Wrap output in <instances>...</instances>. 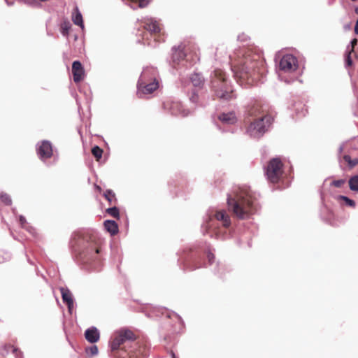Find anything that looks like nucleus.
<instances>
[{
    "instance_id": "58836bf2",
    "label": "nucleus",
    "mask_w": 358,
    "mask_h": 358,
    "mask_svg": "<svg viewBox=\"0 0 358 358\" xmlns=\"http://www.w3.org/2000/svg\"><path fill=\"white\" fill-rule=\"evenodd\" d=\"M9 345H10L8 344L4 345L3 350H5V352H2L3 355L7 354L9 351H12V348H10Z\"/></svg>"
},
{
    "instance_id": "9d476101",
    "label": "nucleus",
    "mask_w": 358,
    "mask_h": 358,
    "mask_svg": "<svg viewBox=\"0 0 358 358\" xmlns=\"http://www.w3.org/2000/svg\"><path fill=\"white\" fill-rule=\"evenodd\" d=\"M185 59L186 62L189 60L191 64H195L199 60V57L196 53L193 55H187L184 52L183 49L180 48V47L173 50V52L172 54V59L173 63L178 64L180 61H182Z\"/></svg>"
},
{
    "instance_id": "b1692460",
    "label": "nucleus",
    "mask_w": 358,
    "mask_h": 358,
    "mask_svg": "<svg viewBox=\"0 0 358 358\" xmlns=\"http://www.w3.org/2000/svg\"><path fill=\"white\" fill-rule=\"evenodd\" d=\"M349 187L352 191L358 192V176H354L349 180Z\"/></svg>"
},
{
    "instance_id": "393cba45",
    "label": "nucleus",
    "mask_w": 358,
    "mask_h": 358,
    "mask_svg": "<svg viewBox=\"0 0 358 358\" xmlns=\"http://www.w3.org/2000/svg\"><path fill=\"white\" fill-rule=\"evenodd\" d=\"M106 212L110 216L117 220L120 219V211L117 207L114 206L112 208H108L106 210Z\"/></svg>"
},
{
    "instance_id": "a18cd8bd",
    "label": "nucleus",
    "mask_w": 358,
    "mask_h": 358,
    "mask_svg": "<svg viewBox=\"0 0 358 358\" xmlns=\"http://www.w3.org/2000/svg\"><path fill=\"white\" fill-rule=\"evenodd\" d=\"M170 317H170V315H168L166 316V320H169Z\"/></svg>"
},
{
    "instance_id": "e433bc0d",
    "label": "nucleus",
    "mask_w": 358,
    "mask_h": 358,
    "mask_svg": "<svg viewBox=\"0 0 358 358\" xmlns=\"http://www.w3.org/2000/svg\"><path fill=\"white\" fill-rule=\"evenodd\" d=\"M207 258L209 262V264H212V263L214 262L215 256L213 253L208 252L207 254Z\"/></svg>"
},
{
    "instance_id": "cd10ccee",
    "label": "nucleus",
    "mask_w": 358,
    "mask_h": 358,
    "mask_svg": "<svg viewBox=\"0 0 358 358\" xmlns=\"http://www.w3.org/2000/svg\"><path fill=\"white\" fill-rule=\"evenodd\" d=\"M131 2L132 4L130 6L133 9H136L137 7L141 8H145L148 5V3H149V1H131Z\"/></svg>"
},
{
    "instance_id": "c9c22d12",
    "label": "nucleus",
    "mask_w": 358,
    "mask_h": 358,
    "mask_svg": "<svg viewBox=\"0 0 358 358\" xmlns=\"http://www.w3.org/2000/svg\"><path fill=\"white\" fill-rule=\"evenodd\" d=\"M89 351L92 355H96L98 353V348L96 345H94L90 348Z\"/></svg>"
},
{
    "instance_id": "f704fd0d",
    "label": "nucleus",
    "mask_w": 358,
    "mask_h": 358,
    "mask_svg": "<svg viewBox=\"0 0 358 358\" xmlns=\"http://www.w3.org/2000/svg\"><path fill=\"white\" fill-rule=\"evenodd\" d=\"M70 27L67 24H64L62 26V33L64 36H66L69 34Z\"/></svg>"
},
{
    "instance_id": "20e7f679",
    "label": "nucleus",
    "mask_w": 358,
    "mask_h": 358,
    "mask_svg": "<svg viewBox=\"0 0 358 358\" xmlns=\"http://www.w3.org/2000/svg\"><path fill=\"white\" fill-rule=\"evenodd\" d=\"M211 88L215 95L220 99L229 100L234 97L231 87L227 85V79L224 72L221 69H215L211 75Z\"/></svg>"
},
{
    "instance_id": "c03bdc74",
    "label": "nucleus",
    "mask_w": 358,
    "mask_h": 358,
    "mask_svg": "<svg viewBox=\"0 0 358 358\" xmlns=\"http://www.w3.org/2000/svg\"><path fill=\"white\" fill-rule=\"evenodd\" d=\"M172 358H176L174 353H172Z\"/></svg>"
},
{
    "instance_id": "2eb2a0df",
    "label": "nucleus",
    "mask_w": 358,
    "mask_h": 358,
    "mask_svg": "<svg viewBox=\"0 0 358 358\" xmlns=\"http://www.w3.org/2000/svg\"><path fill=\"white\" fill-rule=\"evenodd\" d=\"M143 28L148 31L152 35H160L161 24L157 20L150 18L143 22Z\"/></svg>"
},
{
    "instance_id": "bb28decb",
    "label": "nucleus",
    "mask_w": 358,
    "mask_h": 358,
    "mask_svg": "<svg viewBox=\"0 0 358 358\" xmlns=\"http://www.w3.org/2000/svg\"><path fill=\"white\" fill-rule=\"evenodd\" d=\"M92 153L94 155V157L96 158V160L99 161V159L102 157L103 150L101 148H100L99 146L96 145L92 148Z\"/></svg>"
},
{
    "instance_id": "f8f14e48",
    "label": "nucleus",
    "mask_w": 358,
    "mask_h": 358,
    "mask_svg": "<svg viewBox=\"0 0 358 358\" xmlns=\"http://www.w3.org/2000/svg\"><path fill=\"white\" fill-rule=\"evenodd\" d=\"M164 108L171 115L182 116L187 115V113L182 108V104L178 101L167 99L163 103Z\"/></svg>"
},
{
    "instance_id": "ea45409f",
    "label": "nucleus",
    "mask_w": 358,
    "mask_h": 358,
    "mask_svg": "<svg viewBox=\"0 0 358 358\" xmlns=\"http://www.w3.org/2000/svg\"><path fill=\"white\" fill-rule=\"evenodd\" d=\"M19 221H20V224H22V226H24V224H26V222H27L26 218L22 215L20 216Z\"/></svg>"
},
{
    "instance_id": "a878e982",
    "label": "nucleus",
    "mask_w": 358,
    "mask_h": 358,
    "mask_svg": "<svg viewBox=\"0 0 358 358\" xmlns=\"http://www.w3.org/2000/svg\"><path fill=\"white\" fill-rule=\"evenodd\" d=\"M343 159L348 163L350 168H353L358 164V158L351 159L350 155L343 156Z\"/></svg>"
},
{
    "instance_id": "79ce46f5",
    "label": "nucleus",
    "mask_w": 358,
    "mask_h": 358,
    "mask_svg": "<svg viewBox=\"0 0 358 358\" xmlns=\"http://www.w3.org/2000/svg\"><path fill=\"white\" fill-rule=\"evenodd\" d=\"M173 317L175 318V320H176L177 321H180V317H178V315H173Z\"/></svg>"
},
{
    "instance_id": "4468645a",
    "label": "nucleus",
    "mask_w": 358,
    "mask_h": 358,
    "mask_svg": "<svg viewBox=\"0 0 358 358\" xmlns=\"http://www.w3.org/2000/svg\"><path fill=\"white\" fill-rule=\"evenodd\" d=\"M72 73L73 81L79 83L83 80L85 73L82 64L79 61H75L72 64Z\"/></svg>"
},
{
    "instance_id": "5701e85b",
    "label": "nucleus",
    "mask_w": 358,
    "mask_h": 358,
    "mask_svg": "<svg viewBox=\"0 0 358 358\" xmlns=\"http://www.w3.org/2000/svg\"><path fill=\"white\" fill-rule=\"evenodd\" d=\"M103 196L105 199L109 202L110 205L116 203L117 199L115 197V193L112 190L107 189L104 192Z\"/></svg>"
},
{
    "instance_id": "7ed1b4c3",
    "label": "nucleus",
    "mask_w": 358,
    "mask_h": 358,
    "mask_svg": "<svg viewBox=\"0 0 358 358\" xmlns=\"http://www.w3.org/2000/svg\"><path fill=\"white\" fill-rule=\"evenodd\" d=\"M228 210L236 217L244 220L249 218L256 211L255 198L251 192L238 189L227 196Z\"/></svg>"
},
{
    "instance_id": "412c9836",
    "label": "nucleus",
    "mask_w": 358,
    "mask_h": 358,
    "mask_svg": "<svg viewBox=\"0 0 358 358\" xmlns=\"http://www.w3.org/2000/svg\"><path fill=\"white\" fill-rule=\"evenodd\" d=\"M72 20L75 24L80 27L82 29L84 28L83 16L77 6L74 8L72 13Z\"/></svg>"
},
{
    "instance_id": "2f4dec72",
    "label": "nucleus",
    "mask_w": 358,
    "mask_h": 358,
    "mask_svg": "<svg viewBox=\"0 0 358 358\" xmlns=\"http://www.w3.org/2000/svg\"><path fill=\"white\" fill-rule=\"evenodd\" d=\"M12 348V352L15 355L16 358H22V353L17 348L13 345H9Z\"/></svg>"
},
{
    "instance_id": "72a5a7b5",
    "label": "nucleus",
    "mask_w": 358,
    "mask_h": 358,
    "mask_svg": "<svg viewBox=\"0 0 358 358\" xmlns=\"http://www.w3.org/2000/svg\"><path fill=\"white\" fill-rule=\"evenodd\" d=\"M189 99L192 103H198L199 100V94H197V92H196L194 91L192 92V94L189 97Z\"/></svg>"
},
{
    "instance_id": "de8ad7c7",
    "label": "nucleus",
    "mask_w": 358,
    "mask_h": 358,
    "mask_svg": "<svg viewBox=\"0 0 358 358\" xmlns=\"http://www.w3.org/2000/svg\"><path fill=\"white\" fill-rule=\"evenodd\" d=\"M98 189L100 191L101 190V187H97Z\"/></svg>"
},
{
    "instance_id": "c756f323",
    "label": "nucleus",
    "mask_w": 358,
    "mask_h": 358,
    "mask_svg": "<svg viewBox=\"0 0 358 358\" xmlns=\"http://www.w3.org/2000/svg\"><path fill=\"white\" fill-rule=\"evenodd\" d=\"M1 201L4 203L6 205H10L12 203V201L9 195L6 194H1L0 196Z\"/></svg>"
},
{
    "instance_id": "6ab92c4d",
    "label": "nucleus",
    "mask_w": 358,
    "mask_h": 358,
    "mask_svg": "<svg viewBox=\"0 0 358 358\" xmlns=\"http://www.w3.org/2000/svg\"><path fill=\"white\" fill-rule=\"evenodd\" d=\"M214 216L217 220L222 222L224 227L228 228L231 225L230 217L224 210L216 212Z\"/></svg>"
},
{
    "instance_id": "a211bd4d",
    "label": "nucleus",
    "mask_w": 358,
    "mask_h": 358,
    "mask_svg": "<svg viewBox=\"0 0 358 358\" xmlns=\"http://www.w3.org/2000/svg\"><path fill=\"white\" fill-rule=\"evenodd\" d=\"M85 337L88 342L94 343L99 340L100 335L96 327H91L85 331Z\"/></svg>"
},
{
    "instance_id": "4c0bfd02",
    "label": "nucleus",
    "mask_w": 358,
    "mask_h": 358,
    "mask_svg": "<svg viewBox=\"0 0 358 358\" xmlns=\"http://www.w3.org/2000/svg\"><path fill=\"white\" fill-rule=\"evenodd\" d=\"M357 44V38H354L352 41H351V49L349 50V51H351V52H354V48H355V46Z\"/></svg>"
},
{
    "instance_id": "a19ab883",
    "label": "nucleus",
    "mask_w": 358,
    "mask_h": 358,
    "mask_svg": "<svg viewBox=\"0 0 358 358\" xmlns=\"http://www.w3.org/2000/svg\"><path fill=\"white\" fill-rule=\"evenodd\" d=\"M355 33L356 34H358V18H357V20L356 22V24H355Z\"/></svg>"
},
{
    "instance_id": "9b49d317",
    "label": "nucleus",
    "mask_w": 358,
    "mask_h": 358,
    "mask_svg": "<svg viewBox=\"0 0 358 358\" xmlns=\"http://www.w3.org/2000/svg\"><path fill=\"white\" fill-rule=\"evenodd\" d=\"M248 115L252 119L262 118V116H270L268 115V106L259 101H256L250 108Z\"/></svg>"
},
{
    "instance_id": "dca6fc26",
    "label": "nucleus",
    "mask_w": 358,
    "mask_h": 358,
    "mask_svg": "<svg viewBox=\"0 0 358 358\" xmlns=\"http://www.w3.org/2000/svg\"><path fill=\"white\" fill-rule=\"evenodd\" d=\"M59 290L64 303L66 304L69 311L71 313V310L73 308V299L71 292L69 289L64 287H60Z\"/></svg>"
},
{
    "instance_id": "49530a36",
    "label": "nucleus",
    "mask_w": 358,
    "mask_h": 358,
    "mask_svg": "<svg viewBox=\"0 0 358 358\" xmlns=\"http://www.w3.org/2000/svg\"><path fill=\"white\" fill-rule=\"evenodd\" d=\"M356 13L358 14V8H356Z\"/></svg>"
},
{
    "instance_id": "ddd939ff",
    "label": "nucleus",
    "mask_w": 358,
    "mask_h": 358,
    "mask_svg": "<svg viewBox=\"0 0 358 358\" xmlns=\"http://www.w3.org/2000/svg\"><path fill=\"white\" fill-rule=\"evenodd\" d=\"M37 154L43 160L50 158L52 155L51 143L48 141H43L37 149Z\"/></svg>"
},
{
    "instance_id": "c85d7f7f",
    "label": "nucleus",
    "mask_w": 358,
    "mask_h": 358,
    "mask_svg": "<svg viewBox=\"0 0 358 358\" xmlns=\"http://www.w3.org/2000/svg\"><path fill=\"white\" fill-rule=\"evenodd\" d=\"M353 52L348 51V54L345 59V66L347 67H350L352 66V54Z\"/></svg>"
},
{
    "instance_id": "1a4fd4ad",
    "label": "nucleus",
    "mask_w": 358,
    "mask_h": 358,
    "mask_svg": "<svg viewBox=\"0 0 358 358\" xmlns=\"http://www.w3.org/2000/svg\"><path fill=\"white\" fill-rule=\"evenodd\" d=\"M279 67L281 71L287 73L295 71L298 68L297 59L292 55H284L280 61Z\"/></svg>"
},
{
    "instance_id": "6e6552de",
    "label": "nucleus",
    "mask_w": 358,
    "mask_h": 358,
    "mask_svg": "<svg viewBox=\"0 0 358 358\" xmlns=\"http://www.w3.org/2000/svg\"><path fill=\"white\" fill-rule=\"evenodd\" d=\"M83 243L87 245L85 247V251L83 252L85 256H89L90 258H95V255L99 253L101 245V240L94 234H86L79 236Z\"/></svg>"
},
{
    "instance_id": "0eeeda50",
    "label": "nucleus",
    "mask_w": 358,
    "mask_h": 358,
    "mask_svg": "<svg viewBox=\"0 0 358 358\" xmlns=\"http://www.w3.org/2000/svg\"><path fill=\"white\" fill-rule=\"evenodd\" d=\"M283 164L278 157L271 159L266 168L265 174L270 182L278 183L283 176Z\"/></svg>"
},
{
    "instance_id": "4be33fe9",
    "label": "nucleus",
    "mask_w": 358,
    "mask_h": 358,
    "mask_svg": "<svg viewBox=\"0 0 358 358\" xmlns=\"http://www.w3.org/2000/svg\"><path fill=\"white\" fill-rule=\"evenodd\" d=\"M190 80L193 85L198 87H202L205 82L203 77L200 73H197L192 74L190 77Z\"/></svg>"
},
{
    "instance_id": "7c9ffc66",
    "label": "nucleus",
    "mask_w": 358,
    "mask_h": 358,
    "mask_svg": "<svg viewBox=\"0 0 358 358\" xmlns=\"http://www.w3.org/2000/svg\"><path fill=\"white\" fill-rule=\"evenodd\" d=\"M339 199L344 201L345 203L350 207L355 206V202L345 196H340Z\"/></svg>"
},
{
    "instance_id": "f03ea898",
    "label": "nucleus",
    "mask_w": 358,
    "mask_h": 358,
    "mask_svg": "<svg viewBox=\"0 0 358 358\" xmlns=\"http://www.w3.org/2000/svg\"><path fill=\"white\" fill-rule=\"evenodd\" d=\"M264 71V62L258 55H248L240 64L234 66L235 77L241 85H252L257 83Z\"/></svg>"
},
{
    "instance_id": "f3484780",
    "label": "nucleus",
    "mask_w": 358,
    "mask_h": 358,
    "mask_svg": "<svg viewBox=\"0 0 358 358\" xmlns=\"http://www.w3.org/2000/svg\"><path fill=\"white\" fill-rule=\"evenodd\" d=\"M218 120L223 124H234L237 122V117L234 112L222 113L218 115Z\"/></svg>"
},
{
    "instance_id": "39448f33",
    "label": "nucleus",
    "mask_w": 358,
    "mask_h": 358,
    "mask_svg": "<svg viewBox=\"0 0 358 358\" xmlns=\"http://www.w3.org/2000/svg\"><path fill=\"white\" fill-rule=\"evenodd\" d=\"M157 71L153 68L144 69L138 80V91L145 94L152 93L159 87Z\"/></svg>"
},
{
    "instance_id": "423d86ee",
    "label": "nucleus",
    "mask_w": 358,
    "mask_h": 358,
    "mask_svg": "<svg viewBox=\"0 0 358 358\" xmlns=\"http://www.w3.org/2000/svg\"><path fill=\"white\" fill-rule=\"evenodd\" d=\"M271 116H262V118L249 119L247 120L248 125L246 128L247 133L252 137L259 138L267 130L271 124Z\"/></svg>"
},
{
    "instance_id": "aec40b11",
    "label": "nucleus",
    "mask_w": 358,
    "mask_h": 358,
    "mask_svg": "<svg viewBox=\"0 0 358 358\" xmlns=\"http://www.w3.org/2000/svg\"><path fill=\"white\" fill-rule=\"evenodd\" d=\"M105 229L110 233L111 236H114L118 232V225L113 220H106L103 222Z\"/></svg>"
},
{
    "instance_id": "473e14b6",
    "label": "nucleus",
    "mask_w": 358,
    "mask_h": 358,
    "mask_svg": "<svg viewBox=\"0 0 358 358\" xmlns=\"http://www.w3.org/2000/svg\"><path fill=\"white\" fill-rule=\"evenodd\" d=\"M345 183V180L343 179L334 180L331 182V185L338 188L341 187Z\"/></svg>"
},
{
    "instance_id": "f257e3e1",
    "label": "nucleus",
    "mask_w": 358,
    "mask_h": 358,
    "mask_svg": "<svg viewBox=\"0 0 358 358\" xmlns=\"http://www.w3.org/2000/svg\"><path fill=\"white\" fill-rule=\"evenodd\" d=\"M136 336L129 329H120L115 335L110 343L111 351L115 356L125 358H141L145 356L146 348L136 342Z\"/></svg>"
},
{
    "instance_id": "37998d69",
    "label": "nucleus",
    "mask_w": 358,
    "mask_h": 358,
    "mask_svg": "<svg viewBox=\"0 0 358 358\" xmlns=\"http://www.w3.org/2000/svg\"><path fill=\"white\" fill-rule=\"evenodd\" d=\"M343 149H344V148H343V146H341V147H340V149H339L340 152H343Z\"/></svg>"
}]
</instances>
